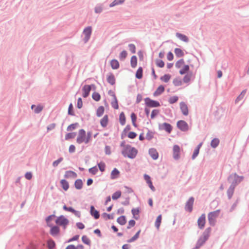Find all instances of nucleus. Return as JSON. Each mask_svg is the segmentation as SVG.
Instances as JSON below:
<instances>
[{
  "label": "nucleus",
  "instance_id": "f257e3e1",
  "mask_svg": "<svg viewBox=\"0 0 249 249\" xmlns=\"http://www.w3.org/2000/svg\"><path fill=\"white\" fill-rule=\"evenodd\" d=\"M91 138V132H88L87 134H86L85 130L81 129L78 131L76 138V142L78 144H81L82 143L87 144L90 142Z\"/></svg>",
  "mask_w": 249,
  "mask_h": 249
},
{
  "label": "nucleus",
  "instance_id": "f03ea898",
  "mask_svg": "<svg viewBox=\"0 0 249 249\" xmlns=\"http://www.w3.org/2000/svg\"><path fill=\"white\" fill-rule=\"evenodd\" d=\"M122 153L125 157L134 159L136 156L138 151L136 148L132 147L130 145H126V146L123 148Z\"/></svg>",
  "mask_w": 249,
  "mask_h": 249
},
{
  "label": "nucleus",
  "instance_id": "7ed1b4c3",
  "mask_svg": "<svg viewBox=\"0 0 249 249\" xmlns=\"http://www.w3.org/2000/svg\"><path fill=\"white\" fill-rule=\"evenodd\" d=\"M209 229H208L205 231L203 235L198 240L196 244V246L194 249H199V248L204 244V243L206 241L209 237Z\"/></svg>",
  "mask_w": 249,
  "mask_h": 249
},
{
  "label": "nucleus",
  "instance_id": "20e7f679",
  "mask_svg": "<svg viewBox=\"0 0 249 249\" xmlns=\"http://www.w3.org/2000/svg\"><path fill=\"white\" fill-rule=\"evenodd\" d=\"M220 211L216 210L208 214V220L211 225H213L216 218L219 214Z\"/></svg>",
  "mask_w": 249,
  "mask_h": 249
},
{
  "label": "nucleus",
  "instance_id": "39448f33",
  "mask_svg": "<svg viewBox=\"0 0 249 249\" xmlns=\"http://www.w3.org/2000/svg\"><path fill=\"white\" fill-rule=\"evenodd\" d=\"M56 224L62 226L64 229L66 228L67 225L69 223V220L68 219L65 218L63 215H61L57 218L55 220Z\"/></svg>",
  "mask_w": 249,
  "mask_h": 249
},
{
  "label": "nucleus",
  "instance_id": "423d86ee",
  "mask_svg": "<svg viewBox=\"0 0 249 249\" xmlns=\"http://www.w3.org/2000/svg\"><path fill=\"white\" fill-rule=\"evenodd\" d=\"M178 127L181 131H186L189 129L188 125L186 122L183 120L178 121L177 123Z\"/></svg>",
  "mask_w": 249,
  "mask_h": 249
},
{
  "label": "nucleus",
  "instance_id": "0eeeda50",
  "mask_svg": "<svg viewBox=\"0 0 249 249\" xmlns=\"http://www.w3.org/2000/svg\"><path fill=\"white\" fill-rule=\"evenodd\" d=\"M91 31L92 28L91 26H89L84 30L83 34L85 35L84 40L85 43L88 42V41L89 40L91 34Z\"/></svg>",
  "mask_w": 249,
  "mask_h": 249
},
{
  "label": "nucleus",
  "instance_id": "6e6552de",
  "mask_svg": "<svg viewBox=\"0 0 249 249\" xmlns=\"http://www.w3.org/2000/svg\"><path fill=\"white\" fill-rule=\"evenodd\" d=\"M194 202V198L193 197H191L185 205V210L189 212H191L193 210V206Z\"/></svg>",
  "mask_w": 249,
  "mask_h": 249
},
{
  "label": "nucleus",
  "instance_id": "1a4fd4ad",
  "mask_svg": "<svg viewBox=\"0 0 249 249\" xmlns=\"http://www.w3.org/2000/svg\"><path fill=\"white\" fill-rule=\"evenodd\" d=\"M146 105L149 107H158L160 106V103L156 101L152 100L149 98L145 99Z\"/></svg>",
  "mask_w": 249,
  "mask_h": 249
},
{
  "label": "nucleus",
  "instance_id": "9d476101",
  "mask_svg": "<svg viewBox=\"0 0 249 249\" xmlns=\"http://www.w3.org/2000/svg\"><path fill=\"white\" fill-rule=\"evenodd\" d=\"M206 223L205 214H202L197 220V224L198 227L202 229L204 227Z\"/></svg>",
  "mask_w": 249,
  "mask_h": 249
},
{
  "label": "nucleus",
  "instance_id": "9b49d317",
  "mask_svg": "<svg viewBox=\"0 0 249 249\" xmlns=\"http://www.w3.org/2000/svg\"><path fill=\"white\" fill-rule=\"evenodd\" d=\"M92 86L94 87L93 85ZM91 89V86L90 85H85L82 89L83 91V97L84 98H86L88 97L89 94V92Z\"/></svg>",
  "mask_w": 249,
  "mask_h": 249
},
{
  "label": "nucleus",
  "instance_id": "f8f14e48",
  "mask_svg": "<svg viewBox=\"0 0 249 249\" xmlns=\"http://www.w3.org/2000/svg\"><path fill=\"white\" fill-rule=\"evenodd\" d=\"M179 107L182 113L185 116H187L189 114V110L187 105L184 102H181L179 104Z\"/></svg>",
  "mask_w": 249,
  "mask_h": 249
},
{
  "label": "nucleus",
  "instance_id": "ddd939ff",
  "mask_svg": "<svg viewBox=\"0 0 249 249\" xmlns=\"http://www.w3.org/2000/svg\"><path fill=\"white\" fill-rule=\"evenodd\" d=\"M180 149L179 146L175 145L173 147V157L175 159L178 160L179 158Z\"/></svg>",
  "mask_w": 249,
  "mask_h": 249
},
{
  "label": "nucleus",
  "instance_id": "4468645a",
  "mask_svg": "<svg viewBox=\"0 0 249 249\" xmlns=\"http://www.w3.org/2000/svg\"><path fill=\"white\" fill-rule=\"evenodd\" d=\"M64 177L66 178H75L77 177V174L72 171H67L65 173Z\"/></svg>",
  "mask_w": 249,
  "mask_h": 249
},
{
  "label": "nucleus",
  "instance_id": "2eb2a0df",
  "mask_svg": "<svg viewBox=\"0 0 249 249\" xmlns=\"http://www.w3.org/2000/svg\"><path fill=\"white\" fill-rule=\"evenodd\" d=\"M109 92L111 93V95L112 96L113 98V100L111 103V106L114 109H117L119 108V106L118 104V101L117 98L115 94L113 92L109 91Z\"/></svg>",
  "mask_w": 249,
  "mask_h": 249
},
{
  "label": "nucleus",
  "instance_id": "dca6fc26",
  "mask_svg": "<svg viewBox=\"0 0 249 249\" xmlns=\"http://www.w3.org/2000/svg\"><path fill=\"white\" fill-rule=\"evenodd\" d=\"M161 128L165 130L168 133H170L172 130L171 125L167 123H164L161 125Z\"/></svg>",
  "mask_w": 249,
  "mask_h": 249
},
{
  "label": "nucleus",
  "instance_id": "f3484780",
  "mask_svg": "<svg viewBox=\"0 0 249 249\" xmlns=\"http://www.w3.org/2000/svg\"><path fill=\"white\" fill-rule=\"evenodd\" d=\"M149 153L153 160H157L158 158L159 154L155 149H150L149 150Z\"/></svg>",
  "mask_w": 249,
  "mask_h": 249
},
{
  "label": "nucleus",
  "instance_id": "a211bd4d",
  "mask_svg": "<svg viewBox=\"0 0 249 249\" xmlns=\"http://www.w3.org/2000/svg\"><path fill=\"white\" fill-rule=\"evenodd\" d=\"M90 213H91V215L94 216V217L96 219L99 218V217L100 216L99 213L98 211H97V210H96L95 209L94 206H91L90 207Z\"/></svg>",
  "mask_w": 249,
  "mask_h": 249
},
{
  "label": "nucleus",
  "instance_id": "6ab92c4d",
  "mask_svg": "<svg viewBox=\"0 0 249 249\" xmlns=\"http://www.w3.org/2000/svg\"><path fill=\"white\" fill-rule=\"evenodd\" d=\"M111 67L113 70H117L119 68L120 64L116 59H112L110 62Z\"/></svg>",
  "mask_w": 249,
  "mask_h": 249
},
{
  "label": "nucleus",
  "instance_id": "aec40b11",
  "mask_svg": "<svg viewBox=\"0 0 249 249\" xmlns=\"http://www.w3.org/2000/svg\"><path fill=\"white\" fill-rule=\"evenodd\" d=\"M120 175V172L116 168H114L111 172L110 175V178L112 179H114L118 178Z\"/></svg>",
  "mask_w": 249,
  "mask_h": 249
},
{
  "label": "nucleus",
  "instance_id": "412c9836",
  "mask_svg": "<svg viewBox=\"0 0 249 249\" xmlns=\"http://www.w3.org/2000/svg\"><path fill=\"white\" fill-rule=\"evenodd\" d=\"M108 122V118L107 115H105L100 121V124L103 127L107 126Z\"/></svg>",
  "mask_w": 249,
  "mask_h": 249
},
{
  "label": "nucleus",
  "instance_id": "4be33fe9",
  "mask_svg": "<svg viewBox=\"0 0 249 249\" xmlns=\"http://www.w3.org/2000/svg\"><path fill=\"white\" fill-rule=\"evenodd\" d=\"M60 184L64 190L67 191L68 190L69 188V184L66 180L61 179L60 180Z\"/></svg>",
  "mask_w": 249,
  "mask_h": 249
},
{
  "label": "nucleus",
  "instance_id": "5701e85b",
  "mask_svg": "<svg viewBox=\"0 0 249 249\" xmlns=\"http://www.w3.org/2000/svg\"><path fill=\"white\" fill-rule=\"evenodd\" d=\"M164 91V87L160 85V86L154 93V96H156L161 94Z\"/></svg>",
  "mask_w": 249,
  "mask_h": 249
},
{
  "label": "nucleus",
  "instance_id": "b1692460",
  "mask_svg": "<svg viewBox=\"0 0 249 249\" xmlns=\"http://www.w3.org/2000/svg\"><path fill=\"white\" fill-rule=\"evenodd\" d=\"M131 212L133 214V217L135 219H138L139 218L140 210L139 208L132 209Z\"/></svg>",
  "mask_w": 249,
  "mask_h": 249
},
{
  "label": "nucleus",
  "instance_id": "393cba45",
  "mask_svg": "<svg viewBox=\"0 0 249 249\" xmlns=\"http://www.w3.org/2000/svg\"><path fill=\"white\" fill-rule=\"evenodd\" d=\"M192 76V72H189L186 74V75L184 76L182 81L185 83H189L191 79V77Z\"/></svg>",
  "mask_w": 249,
  "mask_h": 249
},
{
  "label": "nucleus",
  "instance_id": "a878e982",
  "mask_svg": "<svg viewBox=\"0 0 249 249\" xmlns=\"http://www.w3.org/2000/svg\"><path fill=\"white\" fill-rule=\"evenodd\" d=\"M59 232V229L57 226L52 227L50 231L51 234L53 236L56 235L58 234Z\"/></svg>",
  "mask_w": 249,
  "mask_h": 249
},
{
  "label": "nucleus",
  "instance_id": "bb28decb",
  "mask_svg": "<svg viewBox=\"0 0 249 249\" xmlns=\"http://www.w3.org/2000/svg\"><path fill=\"white\" fill-rule=\"evenodd\" d=\"M176 36L177 37H178V38H179L180 40L184 42H187L189 40L188 38L187 37V36L180 33H177Z\"/></svg>",
  "mask_w": 249,
  "mask_h": 249
},
{
  "label": "nucleus",
  "instance_id": "cd10ccee",
  "mask_svg": "<svg viewBox=\"0 0 249 249\" xmlns=\"http://www.w3.org/2000/svg\"><path fill=\"white\" fill-rule=\"evenodd\" d=\"M190 69L189 66L188 65H184L181 70L179 71V72L181 75H183L185 74L187 72L189 71Z\"/></svg>",
  "mask_w": 249,
  "mask_h": 249
},
{
  "label": "nucleus",
  "instance_id": "c85d7f7f",
  "mask_svg": "<svg viewBox=\"0 0 249 249\" xmlns=\"http://www.w3.org/2000/svg\"><path fill=\"white\" fill-rule=\"evenodd\" d=\"M107 81L111 85H114L115 83V79L114 76L112 74L108 75L107 77Z\"/></svg>",
  "mask_w": 249,
  "mask_h": 249
},
{
  "label": "nucleus",
  "instance_id": "c756f323",
  "mask_svg": "<svg viewBox=\"0 0 249 249\" xmlns=\"http://www.w3.org/2000/svg\"><path fill=\"white\" fill-rule=\"evenodd\" d=\"M173 83L175 86H180L182 85V80L179 77H176L173 80Z\"/></svg>",
  "mask_w": 249,
  "mask_h": 249
},
{
  "label": "nucleus",
  "instance_id": "7c9ffc66",
  "mask_svg": "<svg viewBox=\"0 0 249 249\" xmlns=\"http://www.w3.org/2000/svg\"><path fill=\"white\" fill-rule=\"evenodd\" d=\"M131 66L132 68H134L137 66V58L135 55L132 56L130 60Z\"/></svg>",
  "mask_w": 249,
  "mask_h": 249
},
{
  "label": "nucleus",
  "instance_id": "2f4dec72",
  "mask_svg": "<svg viewBox=\"0 0 249 249\" xmlns=\"http://www.w3.org/2000/svg\"><path fill=\"white\" fill-rule=\"evenodd\" d=\"M119 121L121 125H124L125 123V116L124 112H121L119 116Z\"/></svg>",
  "mask_w": 249,
  "mask_h": 249
},
{
  "label": "nucleus",
  "instance_id": "473e14b6",
  "mask_svg": "<svg viewBox=\"0 0 249 249\" xmlns=\"http://www.w3.org/2000/svg\"><path fill=\"white\" fill-rule=\"evenodd\" d=\"M75 187L77 189H81L83 186V182L80 179H77L74 183Z\"/></svg>",
  "mask_w": 249,
  "mask_h": 249
},
{
  "label": "nucleus",
  "instance_id": "72a5a7b5",
  "mask_svg": "<svg viewBox=\"0 0 249 249\" xmlns=\"http://www.w3.org/2000/svg\"><path fill=\"white\" fill-rule=\"evenodd\" d=\"M184 59H181L176 63L175 66L177 68L180 69L184 65Z\"/></svg>",
  "mask_w": 249,
  "mask_h": 249
},
{
  "label": "nucleus",
  "instance_id": "f704fd0d",
  "mask_svg": "<svg viewBox=\"0 0 249 249\" xmlns=\"http://www.w3.org/2000/svg\"><path fill=\"white\" fill-rule=\"evenodd\" d=\"M117 222L121 225H124L126 222V219L124 216H121L117 218Z\"/></svg>",
  "mask_w": 249,
  "mask_h": 249
},
{
  "label": "nucleus",
  "instance_id": "c9c22d12",
  "mask_svg": "<svg viewBox=\"0 0 249 249\" xmlns=\"http://www.w3.org/2000/svg\"><path fill=\"white\" fill-rule=\"evenodd\" d=\"M142 67H139L136 71V78H137L138 79H141L142 77Z\"/></svg>",
  "mask_w": 249,
  "mask_h": 249
},
{
  "label": "nucleus",
  "instance_id": "e433bc0d",
  "mask_svg": "<svg viewBox=\"0 0 249 249\" xmlns=\"http://www.w3.org/2000/svg\"><path fill=\"white\" fill-rule=\"evenodd\" d=\"M161 219H162V216L161 214L159 215L155 221V226L157 228V229H159L160 225V223L161 222Z\"/></svg>",
  "mask_w": 249,
  "mask_h": 249
},
{
  "label": "nucleus",
  "instance_id": "4c0bfd02",
  "mask_svg": "<svg viewBox=\"0 0 249 249\" xmlns=\"http://www.w3.org/2000/svg\"><path fill=\"white\" fill-rule=\"evenodd\" d=\"M171 77V76L170 74H166L161 76L160 79L162 81L167 83L170 80Z\"/></svg>",
  "mask_w": 249,
  "mask_h": 249
},
{
  "label": "nucleus",
  "instance_id": "58836bf2",
  "mask_svg": "<svg viewBox=\"0 0 249 249\" xmlns=\"http://www.w3.org/2000/svg\"><path fill=\"white\" fill-rule=\"evenodd\" d=\"M175 53L176 55L178 57H182L184 55V53L179 48L175 49Z\"/></svg>",
  "mask_w": 249,
  "mask_h": 249
},
{
  "label": "nucleus",
  "instance_id": "ea45409f",
  "mask_svg": "<svg viewBox=\"0 0 249 249\" xmlns=\"http://www.w3.org/2000/svg\"><path fill=\"white\" fill-rule=\"evenodd\" d=\"M104 107L103 106L99 107L97 110V116L98 117H101L104 114Z\"/></svg>",
  "mask_w": 249,
  "mask_h": 249
},
{
  "label": "nucleus",
  "instance_id": "a19ab883",
  "mask_svg": "<svg viewBox=\"0 0 249 249\" xmlns=\"http://www.w3.org/2000/svg\"><path fill=\"white\" fill-rule=\"evenodd\" d=\"M122 195V193L120 191H118L113 194L112 196V198L113 200H116L119 198Z\"/></svg>",
  "mask_w": 249,
  "mask_h": 249
},
{
  "label": "nucleus",
  "instance_id": "79ce46f5",
  "mask_svg": "<svg viewBox=\"0 0 249 249\" xmlns=\"http://www.w3.org/2000/svg\"><path fill=\"white\" fill-rule=\"evenodd\" d=\"M219 143V140L217 138L213 139L211 142V145L213 148H215Z\"/></svg>",
  "mask_w": 249,
  "mask_h": 249
},
{
  "label": "nucleus",
  "instance_id": "37998d69",
  "mask_svg": "<svg viewBox=\"0 0 249 249\" xmlns=\"http://www.w3.org/2000/svg\"><path fill=\"white\" fill-rule=\"evenodd\" d=\"M234 186H232L231 185L228 191H227V194H228V197L229 198H231L233 194V192H234Z\"/></svg>",
  "mask_w": 249,
  "mask_h": 249
},
{
  "label": "nucleus",
  "instance_id": "c03bdc74",
  "mask_svg": "<svg viewBox=\"0 0 249 249\" xmlns=\"http://www.w3.org/2000/svg\"><path fill=\"white\" fill-rule=\"evenodd\" d=\"M125 0H114L110 4V7H113L117 5L122 4L124 2Z\"/></svg>",
  "mask_w": 249,
  "mask_h": 249
},
{
  "label": "nucleus",
  "instance_id": "a18cd8bd",
  "mask_svg": "<svg viewBox=\"0 0 249 249\" xmlns=\"http://www.w3.org/2000/svg\"><path fill=\"white\" fill-rule=\"evenodd\" d=\"M34 107H35L34 111L36 113H39L40 112H41L42 111V110L43 109V107L40 105L37 106L36 107L35 105H32L31 107L32 109H33Z\"/></svg>",
  "mask_w": 249,
  "mask_h": 249
},
{
  "label": "nucleus",
  "instance_id": "49530a36",
  "mask_svg": "<svg viewBox=\"0 0 249 249\" xmlns=\"http://www.w3.org/2000/svg\"><path fill=\"white\" fill-rule=\"evenodd\" d=\"M127 55L126 51H123L119 55V59L120 60H124Z\"/></svg>",
  "mask_w": 249,
  "mask_h": 249
},
{
  "label": "nucleus",
  "instance_id": "de8ad7c7",
  "mask_svg": "<svg viewBox=\"0 0 249 249\" xmlns=\"http://www.w3.org/2000/svg\"><path fill=\"white\" fill-rule=\"evenodd\" d=\"M55 246L54 242L53 240H49L47 242V246L49 249H53Z\"/></svg>",
  "mask_w": 249,
  "mask_h": 249
},
{
  "label": "nucleus",
  "instance_id": "09e8293b",
  "mask_svg": "<svg viewBox=\"0 0 249 249\" xmlns=\"http://www.w3.org/2000/svg\"><path fill=\"white\" fill-rule=\"evenodd\" d=\"M92 97L96 101H99L101 99V96L98 92H94L92 93Z\"/></svg>",
  "mask_w": 249,
  "mask_h": 249
},
{
  "label": "nucleus",
  "instance_id": "8fccbe9b",
  "mask_svg": "<svg viewBox=\"0 0 249 249\" xmlns=\"http://www.w3.org/2000/svg\"><path fill=\"white\" fill-rule=\"evenodd\" d=\"M82 240L83 243L85 244L90 245V240L89 239L86 235H84L82 237Z\"/></svg>",
  "mask_w": 249,
  "mask_h": 249
},
{
  "label": "nucleus",
  "instance_id": "3c124183",
  "mask_svg": "<svg viewBox=\"0 0 249 249\" xmlns=\"http://www.w3.org/2000/svg\"><path fill=\"white\" fill-rule=\"evenodd\" d=\"M155 62L156 65L160 68H163L164 66V63L161 60L156 59Z\"/></svg>",
  "mask_w": 249,
  "mask_h": 249
},
{
  "label": "nucleus",
  "instance_id": "603ef678",
  "mask_svg": "<svg viewBox=\"0 0 249 249\" xmlns=\"http://www.w3.org/2000/svg\"><path fill=\"white\" fill-rule=\"evenodd\" d=\"M178 98L177 96H174L170 97L169 99L168 102L170 104H172L178 101Z\"/></svg>",
  "mask_w": 249,
  "mask_h": 249
},
{
  "label": "nucleus",
  "instance_id": "864d4df0",
  "mask_svg": "<svg viewBox=\"0 0 249 249\" xmlns=\"http://www.w3.org/2000/svg\"><path fill=\"white\" fill-rule=\"evenodd\" d=\"M140 232H141V230H139L133 237H132L131 238H130V239H129L128 240V242H132L135 241L138 238Z\"/></svg>",
  "mask_w": 249,
  "mask_h": 249
},
{
  "label": "nucleus",
  "instance_id": "5fc2aeb1",
  "mask_svg": "<svg viewBox=\"0 0 249 249\" xmlns=\"http://www.w3.org/2000/svg\"><path fill=\"white\" fill-rule=\"evenodd\" d=\"M75 137V134L74 133H69L65 135V139L66 140L70 139H73Z\"/></svg>",
  "mask_w": 249,
  "mask_h": 249
},
{
  "label": "nucleus",
  "instance_id": "6e6d98bb",
  "mask_svg": "<svg viewBox=\"0 0 249 249\" xmlns=\"http://www.w3.org/2000/svg\"><path fill=\"white\" fill-rule=\"evenodd\" d=\"M99 168L101 172H104L105 170L106 165L103 162H100L98 164Z\"/></svg>",
  "mask_w": 249,
  "mask_h": 249
},
{
  "label": "nucleus",
  "instance_id": "4d7b16f0",
  "mask_svg": "<svg viewBox=\"0 0 249 249\" xmlns=\"http://www.w3.org/2000/svg\"><path fill=\"white\" fill-rule=\"evenodd\" d=\"M131 118L132 120L133 125L136 126V121L137 119V116L134 113H132L131 114Z\"/></svg>",
  "mask_w": 249,
  "mask_h": 249
},
{
  "label": "nucleus",
  "instance_id": "13d9d810",
  "mask_svg": "<svg viewBox=\"0 0 249 249\" xmlns=\"http://www.w3.org/2000/svg\"><path fill=\"white\" fill-rule=\"evenodd\" d=\"M89 171L90 173L95 175L98 172V168L96 166L93 167L89 169Z\"/></svg>",
  "mask_w": 249,
  "mask_h": 249
},
{
  "label": "nucleus",
  "instance_id": "bf43d9fd",
  "mask_svg": "<svg viewBox=\"0 0 249 249\" xmlns=\"http://www.w3.org/2000/svg\"><path fill=\"white\" fill-rule=\"evenodd\" d=\"M159 113V111L158 109H154L152 111L151 114V119H154L156 116H157Z\"/></svg>",
  "mask_w": 249,
  "mask_h": 249
},
{
  "label": "nucleus",
  "instance_id": "052dcab7",
  "mask_svg": "<svg viewBox=\"0 0 249 249\" xmlns=\"http://www.w3.org/2000/svg\"><path fill=\"white\" fill-rule=\"evenodd\" d=\"M135 225V221L134 220H130L128 222L127 229H130L131 228L134 227Z\"/></svg>",
  "mask_w": 249,
  "mask_h": 249
},
{
  "label": "nucleus",
  "instance_id": "680f3d73",
  "mask_svg": "<svg viewBox=\"0 0 249 249\" xmlns=\"http://www.w3.org/2000/svg\"><path fill=\"white\" fill-rule=\"evenodd\" d=\"M77 124H71V125H70L68 126L67 130L68 131H71L72 130L75 129Z\"/></svg>",
  "mask_w": 249,
  "mask_h": 249
},
{
  "label": "nucleus",
  "instance_id": "e2e57ef3",
  "mask_svg": "<svg viewBox=\"0 0 249 249\" xmlns=\"http://www.w3.org/2000/svg\"><path fill=\"white\" fill-rule=\"evenodd\" d=\"M129 50L132 53H135L136 52V47L135 46L134 44H130L129 45Z\"/></svg>",
  "mask_w": 249,
  "mask_h": 249
},
{
  "label": "nucleus",
  "instance_id": "0e129e2a",
  "mask_svg": "<svg viewBox=\"0 0 249 249\" xmlns=\"http://www.w3.org/2000/svg\"><path fill=\"white\" fill-rule=\"evenodd\" d=\"M137 134L134 132H130L128 134V137L130 139H134L137 136Z\"/></svg>",
  "mask_w": 249,
  "mask_h": 249
},
{
  "label": "nucleus",
  "instance_id": "69168bd1",
  "mask_svg": "<svg viewBox=\"0 0 249 249\" xmlns=\"http://www.w3.org/2000/svg\"><path fill=\"white\" fill-rule=\"evenodd\" d=\"M63 160V158H60L58 160H55L53 161V165L54 167H56L60 162H61Z\"/></svg>",
  "mask_w": 249,
  "mask_h": 249
},
{
  "label": "nucleus",
  "instance_id": "338daca9",
  "mask_svg": "<svg viewBox=\"0 0 249 249\" xmlns=\"http://www.w3.org/2000/svg\"><path fill=\"white\" fill-rule=\"evenodd\" d=\"M55 216L54 215H51L49 216L46 219V222L49 226L51 227V225L50 224V221L52 220V218Z\"/></svg>",
  "mask_w": 249,
  "mask_h": 249
},
{
  "label": "nucleus",
  "instance_id": "774afa93",
  "mask_svg": "<svg viewBox=\"0 0 249 249\" xmlns=\"http://www.w3.org/2000/svg\"><path fill=\"white\" fill-rule=\"evenodd\" d=\"M167 58L168 60L171 61L174 58L173 54L171 52H169L167 55Z\"/></svg>",
  "mask_w": 249,
  "mask_h": 249
}]
</instances>
